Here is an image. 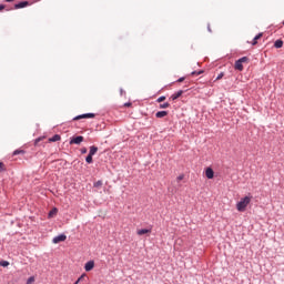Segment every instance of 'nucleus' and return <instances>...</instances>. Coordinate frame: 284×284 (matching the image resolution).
<instances>
[{"mask_svg":"<svg viewBox=\"0 0 284 284\" xmlns=\"http://www.w3.org/2000/svg\"><path fill=\"white\" fill-rule=\"evenodd\" d=\"M183 179H184L183 174L178 176V181H183Z\"/></svg>","mask_w":284,"mask_h":284,"instance_id":"28","label":"nucleus"},{"mask_svg":"<svg viewBox=\"0 0 284 284\" xmlns=\"http://www.w3.org/2000/svg\"><path fill=\"white\" fill-rule=\"evenodd\" d=\"M84 270L85 272H92V270H94V261L87 262L84 265Z\"/></svg>","mask_w":284,"mask_h":284,"instance_id":"8","label":"nucleus"},{"mask_svg":"<svg viewBox=\"0 0 284 284\" xmlns=\"http://www.w3.org/2000/svg\"><path fill=\"white\" fill-rule=\"evenodd\" d=\"M2 10H6V6H4V4H0V12H1Z\"/></svg>","mask_w":284,"mask_h":284,"instance_id":"29","label":"nucleus"},{"mask_svg":"<svg viewBox=\"0 0 284 284\" xmlns=\"http://www.w3.org/2000/svg\"><path fill=\"white\" fill-rule=\"evenodd\" d=\"M150 232L148 229L138 230V235L143 236L144 234H150Z\"/></svg>","mask_w":284,"mask_h":284,"instance_id":"13","label":"nucleus"},{"mask_svg":"<svg viewBox=\"0 0 284 284\" xmlns=\"http://www.w3.org/2000/svg\"><path fill=\"white\" fill-rule=\"evenodd\" d=\"M65 239H68V236H65V234H61V235L53 237L52 243H54V244L63 243V241H65Z\"/></svg>","mask_w":284,"mask_h":284,"instance_id":"5","label":"nucleus"},{"mask_svg":"<svg viewBox=\"0 0 284 284\" xmlns=\"http://www.w3.org/2000/svg\"><path fill=\"white\" fill-rule=\"evenodd\" d=\"M247 61H250V58L247 57H243L241 59H239L236 62H235V70H239V72H243V63H247Z\"/></svg>","mask_w":284,"mask_h":284,"instance_id":"2","label":"nucleus"},{"mask_svg":"<svg viewBox=\"0 0 284 284\" xmlns=\"http://www.w3.org/2000/svg\"><path fill=\"white\" fill-rule=\"evenodd\" d=\"M155 116L156 119H163L164 116H168V111H158Z\"/></svg>","mask_w":284,"mask_h":284,"instance_id":"10","label":"nucleus"},{"mask_svg":"<svg viewBox=\"0 0 284 284\" xmlns=\"http://www.w3.org/2000/svg\"><path fill=\"white\" fill-rule=\"evenodd\" d=\"M32 283H34V277L33 276H31L27 280V284H32Z\"/></svg>","mask_w":284,"mask_h":284,"instance_id":"24","label":"nucleus"},{"mask_svg":"<svg viewBox=\"0 0 284 284\" xmlns=\"http://www.w3.org/2000/svg\"><path fill=\"white\" fill-rule=\"evenodd\" d=\"M191 74H192V77H194V75L199 77V74H203V70L193 71Z\"/></svg>","mask_w":284,"mask_h":284,"instance_id":"21","label":"nucleus"},{"mask_svg":"<svg viewBox=\"0 0 284 284\" xmlns=\"http://www.w3.org/2000/svg\"><path fill=\"white\" fill-rule=\"evenodd\" d=\"M184 93H185V91L180 90V91L173 93L170 99H171L172 101H176V99H180V97H183Z\"/></svg>","mask_w":284,"mask_h":284,"instance_id":"7","label":"nucleus"},{"mask_svg":"<svg viewBox=\"0 0 284 284\" xmlns=\"http://www.w3.org/2000/svg\"><path fill=\"white\" fill-rule=\"evenodd\" d=\"M261 37H263V33H258L257 36L254 37L252 45H256V43H258V39H261Z\"/></svg>","mask_w":284,"mask_h":284,"instance_id":"14","label":"nucleus"},{"mask_svg":"<svg viewBox=\"0 0 284 284\" xmlns=\"http://www.w3.org/2000/svg\"><path fill=\"white\" fill-rule=\"evenodd\" d=\"M0 172H3V162H0Z\"/></svg>","mask_w":284,"mask_h":284,"instance_id":"31","label":"nucleus"},{"mask_svg":"<svg viewBox=\"0 0 284 284\" xmlns=\"http://www.w3.org/2000/svg\"><path fill=\"white\" fill-rule=\"evenodd\" d=\"M83 141H84L83 135H78V136L71 138L69 143H70V145H81V143H83Z\"/></svg>","mask_w":284,"mask_h":284,"instance_id":"3","label":"nucleus"},{"mask_svg":"<svg viewBox=\"0 0 284 284\" xmlns=\"http://www.w3.org/2000/svg\"><path fill=\"white\" fill-rule=\"evenodd\" d=\"M206 179H214V170L212 168H207L205 171Z\"/></svg>","mask_w":284,"mask_h":284,"instance_id":"9","label":"nucleus"},{"mask_svg":"<svg viewBox=\"0 0 284 284\" xmlns=\"http://www.w3.org/2000/svg\"><path fill=\"white\" fill-rule=\"evenodd\" d=\"M97 152H99V148L97 146H90V151L89 154H91V156H94V154H97Z\"/></svg>","mask_w":284,"mask_h":284,"instance_id":"12","label":"nucleus"},{"mask_svg":"<svg viewBox=\"0 0 284 284\" xmlns=\"http://www.w3.org/2000/svg\"><path fill=\"white\" fill-rule=\"evenodd\" d=\"M57 212L58 210L57 209H53L49 212V219H52L53 216H57Z\"/></svg>","mask_w":284,"mask_h":284,"instance_id":"16","label":"nucleus"},{"mask_svg":"<svg viewBox=\"0 0 284 284\" xmlns=\"http://www.w3.org/2000/svg\"><path fill=\"white\" fill-rule=\"evenodd\" d=\"M156 101L158 103H163V101H165V95L160 97Z\"/></svg>","mask_w":284,"mask_h":284,"instance_id":"23","label":"nucleus"},{"mask_svg":"<svg viewBox=\"0 0 284 284\" xmlns=\"http://www.w3.org/2000/svg\"><path fill=\"white\" fill-rule=\"evenodd\" d=\"M8 265H10V262H8V261L0 262V267H8Z\"/></svg>","mask_w":284,"mask_h":284,"instance_id":"17","label":"nucleus"},{"mask_svg":"<svg viewBox=\"0 0 284 284\" xmlns=\"http://www.w3.org/2000/svg\"><path fill=\"white\" fill-rule=\"evenodd\" d=\"M207 30L209 32H212V28H210V24L207 26Z\"/></svg>","mask_w":284,"mask_h":284,"instance_id":"35","label":"nucleus"},{"mask_svg":"<svg viewBox=\"0 0 284 284\" xmlns=\"http://www.w3.org/2000/svg\"><path fill=\"white\" fill-rule=\"evenodd\" d=\"M185 81V78H179L178 83H183Z\"/></svg>","mask_w":284,"mask_h":284,"instance_id":"27","label":"nucleus"},{"mask_svg":"<svg viewBox=\"0 0 284 284\" xmlns=\"http://www.w3.org/2000/svg\"><path fill=\"white\" fill-rule=\"evenodd\" d=\"M28 6H30V2L22 1V2L16 3L14 8H16V10H21V8H28Z\"/></svg>","mask_w":284,"mask_h":284,"instance_id":"6","label":"nucleus"},{"mask_svg":"<svg viewBox=\"0 0 284 284\" xmlns=\"http://www.w3.org/2000/svg\"><path fill=\"white\" fill-rule=\"evenodd\" d=\"M24 153H26V151H23V150H16L13 152V156H17L18 154H24Z\"/></svg>","mask_w":284,"mask_h":284,"instance_id":"19","label":"nucleus"},{"mask_svg":"<svg viewBox=\"0 0 284 284\" xmlns=\"http://www.w3.org/2000/svg\"><path fill=\"white\" fill-rule=\"evenodd\" d=\"M81 154H88V149L87 148L81 149Z\"/></svg>","mask_w":284,"mask_h":284,"instance_id":"26","label":"nucleus"},{"mask_svg":"<svg viewBox=\"0 0 284 284\" xmlns=\"http://www.w3.org/2000/svg\"><path fill=\"white\" fill-rule=\"evenodd\" d=\"M274 48H283V40H276L275 42H274Z\"/></svg>","mask_w":284,"mask_h":284,"instance_id":"15","label":"nucleus"},{"mask_svg":"<svg viewBox=\"0 0 284 284\" xmlns=\"http://www.w3.org/2000/svg\"><path fill=\"white\" fill-rule=\"evenodd\" d=\"M57 141H61V135L55 134L52 138L49 139L50 143H57Z\"/></svg>","mask_w":284,"mask_h":284,"instance_id":"11","label":"nucleus"},{"mask_svg":"<svg viewBox=\"0 0 284 284\" xmlns=\"http://www.w3.org/2000/svg\"><path fill=\"white\" fill-rule=\"evenodd\" d=\"M83 278H85V274H82V275L77 280V283H81V281H83Z\"/></svg>","mask_w":284,"mask_h":284,"instance_id":"25","label":"nucleus"},{"mask_svg":"<svg viewBox=\"0 0 284 284\" xmlns=\"http://www.w3.org/2000/svg\"><path fill=\"white\" fill-rule=\"evenodd\" d=\"M125 91H123V89H120V94L123 95Z\"/></svg>","mask_w":284,"mask_h":284,"instance_id":"34","label":"nucleus"},{"mask_svg":"<svg viewBox=\"0 0 284 284\" xmlns=\"http://www.w3.org/2000/svg\"><path fill=\"white\" fill-rule=\"evenodd\" d=\"M166 108H170V103H163V104H160V110H166Z\"/></svg>","mask_w":284,"mask_h":284,"instance_id":"18","label":"nucleus"},{"mask_svg":"<svg viewBox=\"0 0 284 284\" xmlns=\"http://www.w3.org/2000/svg\"><path fill=\"white\" fill-rule=\"evenodd\" d=\"M222 77H223V73H220V74L216 77V81L221 80Z\"/></svg>","mask_w":284,"mask_h":284,"instance_id":"30","label":"nucleus"},{"mask_svg":"<svg viewBox=\"0 0 284 284\" xmlns=\"http://www.w3.org/2000/svg\"><path fill=\"white\" fill-rule=\"evenodd\" d=\"M92 156H93V155H91L90 153L88 154V156L85 158L87 163L90 164V163L93 162Z\"/></svg>","mask_w":284,"mask_h":284,"instance_id":"20","label":"nucleus"},{"mask_svg":"<svg viewBox=\"0 0 284 284\" xmlns=\"http://www.w3.org/2000/svg\"><path fill=\"white\" fill-rule=\"evenodd\" d=\"M7 3H12L14 0H4Z\"/></svg>","mask_w":284,"mask_h":284,"instance_id":"33","label":"nucleus"},{"mask_svg":"<svg viewBox=\"0 0 284 284\" xmlns=\"http://www.w3.org/2000/svg\"><path fill=\"white\" fill-rule=\"evenodd\" d=\"M101 185H103L101 180L94 183V187H101Z\"/></svg>","mask_w":284,"mask_h":284,"instance_id":"22","label":"nucleus"},{"mask_svg":"<svg viewBox=\"0 0 284 284\" xmlns=\"http://www.w3.org/2000/svg\"><path fill=\"white\" fill-rule=\"evenodd\" d=\"M126 108H130V105H132V103L128 102L124 104Z\"/></svg>","mask_w":284,"mask_h":284,"instance_id":"32","label":"nucleus"},{"mask_svg":"<svg viewBox=\"0 0 284 284\" xmlns=\"http://www.w3.org/2000/svg\"><path fill=\"white\" fill-rule=\"evenodd\" d=\"M39 141H41V138H38V139L36 140V143H39Z\"/></svg>","mask_w":284,"mask_h":284,"instance_id":"36","label":"nucleus"},{"mask_svg":"<svg viewBox=\"0 0 284 284\" xmlns=\"http://www.w3.org/2000/svg\"><path fill=\"white\" fill-rule=\"evenodd\" d=\"M80 119H94V113H84V114L78 115L73 119V121H79Z\"/></svg>","mask_w":284,"mask_h":284,"instance_id":"4","label":"nucleus"},{"mask_svg":"<svg viewBox=\"0 0 284 284\" xmlns=\"http://www.w3.org/2000/svg\"><path fill=\"white\" fill-rule=\"evenodd\" d=\"M251 202H252V196L246 195L245 197H242L236 204L237 212H245V210L247 209V204Z\"/></svg>","mask_w":284,"mask_h":284,"instance_id":"1","label":"nucleus"}]
</instances>
